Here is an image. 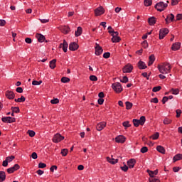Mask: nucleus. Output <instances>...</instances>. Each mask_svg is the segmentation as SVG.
I'll return each instance as SVG.
<instances>
[{"label":"nucleus","instance_id":"nucleus-1","mask_svg":"<svg viewBox=\"0 0 182 182\" xmlns=\"http://www.w3.org/2000/svg\"><path fill=\"white\" fill-rule=\"evenodd\" d=\"M158 70L162 75H167L171 72V65L170 63H164L161 65H158Z\"/></svg>","mask_w":182,"mask_h":182},{"label":"nucleus","instance_id":"nucleus-2","mask_svg":"<svg viewBox=\"0 0 182 182\" xmlns=\"http://www.w3.org/2000/svg\"><path fill=\"white\" fill-rule=\"evenodd\" d=\"M132 122L135 127H139V126H144V124L146 123V117L141 116L139 119H134Z\"/></svg>","mask_w":182,"mask_h":182},{"label":"nucleus","instance_id":"nucleus-3","mask_svg":"<svg viewBox=\"0 0 182 182\" xmlns=\"http://www.w3.org/2000/svg\"><path fill=\"white\" fill-rule=\"evenodd\" d=\"M168 6L167 3H164L163 1L159 2L155 5V9H157L159 12H163Z\"/></svg>","mask_w":182,"mask_h":182},{"label":"nucleus","instance_id":"nucleus-4","mask_svg":"<svg viewBox=\"0 0 182 182\" xmlns=\"http://www.w3.org/2000/svg\"><path fill=\"white\" fill-rule=\"evenodd\" d=\"M112 87L116 93H122V92H123V87H122V84H120V82L112 84Z\"/></svg>","mask_w":182,"mask_h":182},{"label":"nucleus","instance_id":"nucleus-5","mask_svg":"<svg viewBox=\"0 0 182 182\" xmlns=\"http://www.w3.org/2000/svg\"><path fill=\"white\" fill-rule=\"evenodd\" d=\"M94 12L95 16H102V15H103L105 12H106V11L105 10V8H103V6H100L95 9Z\"/></svg>","mask_w":182,"mask_h":182},{"label":"nucleus","instance_id":"nucleus-6","mask_svg":"<svg viewBox=\"0 0 182 182\" xmlns=\"http://www.w3.org/2000/svg\"><path fill=\"white\" fill-rule=\"evenodd\" d=\"M111 36H112L111 41L113 43H117L122 41L120 37H119V32L116 31L113 34H111Z\"/></svg>","mask_w":182,"mask_h":182},{"label":"nucleus","instance_id":"nucleus-7","mask_svg":"<svg viewBox=\"0 0 182 182\" xmlns=\"http://www.w3.org/2000/svg\"><path fill=\"white\" fill-rule=\"evenodd\" d=\"M133 70V65L128 63L122 69L124 73H132Z\"/></svg>","mask_w":182,"mask_h":182},{"label":"nucleus","instance_id":"nucleus-8","mask_svg":"<svg viewBox=\"0 0 182 182\" xmlns=\"http://www.w3.org/2000/svg\"><path fill=\"white\" fill-rule=\"evenodd\" d=\"M64 139H65V136H61L60 134H56L53 136V143H59Z\"/></svg>","mask_w":182,"mask_h":182},{"label":"nucleus","instance_id":"nucleus-9","mask_svg":"<svg viewBox=\"0 0 182 182\" xmlns=\"http://www.w3.org/2000/svg\"><path fill=\"white\" fill-rule=\"evenodd\" d=\"M168 30L167 28H161L159 31V39H164L166 35L168 34Z\"/></svg>","mask_w":182,"mask_h":182},{"label":"nucleus","instance_id":"nucleus-10","mask_svg":"<svg viewBox=\"0 0 182 182\" xmlns=\"http://www.w3.org/2000/svg\"><path fill=\"white\" fill-rule=\"evenodd\" d=\"M1 121L4 123H15V118L11 117H4L1 118Z\"/></svg>","mask_w":182,"mask_h":182},{"label":"nucleus","instance_id":"nucleus-11","mask_svg":"<svg viewBox=\"0 0 182 182\" xmlns=\"http://www.w3.org/2000/svg\"><path fill=\"white\" fill-rule=\"evenodd\" d=\"M68 46H69V44H68V42H66V40H63V43L60 44L59 48L60 49H63V52L66 53L68 52Z\"/></svg>","mask_w":182,"mask_h":182},{"label":"nucleus","instance_id":"nucleus-12","mask_svg":"<svg viewBox=\"0 0 182 182\" xmlns=\"http://www.w3.org/2000/svg\"><path fill=\"white\" fill-rule=\"evenodd\" d=\"M20 166L18 164H15L14 166L9 168L7 169V173H9V174H12V173H14V171H16L17 170H19Z\"/></svg>","mask_w":182,"mask_h":182},{"label":"nucleus","instance_id":"nucleus-13","mask_svg":"<svg viewBox=\"0 0 182 182\" xmlns=\"http://www.w3.org/2000/svg\"><path fill=\"white\" fill-rule=\"evenodd\" d=\"M106 122H102L97 124L96 129L98 132H102L106 127Z\"/></svg>","mask_w":182,"mask_h":182},{"label":"nucleus","instance_id":"nucleus-14","mask_svg":"<svg viewBox=\"0 0 182 182\" xmlns=\"http://www.w3.org/2000/svg\"><path fill=\"white\" fill-rule=\"evenodd\" d=\"M97 46L95 47V55L97 56H100L101 53H103V48L99 44L96 43Z\"/></svg>","mask_w":182,"mask_h":182},{"label":"nucleus","instance_id":"nucleus-15","mask_svg":"<svg viewBox=\"0 0 182 182\" xmlns=\"http://www.w3.org/2000/svg\"><path fill=\"white\" fill-rule=\"evenodd\" d=\"M6 97H7V99L12 100L15 99V93H14L12 91L7 90L6 92Z\"/></svg>","mask_w":182,"mask_h":182},{"label":"nucleus","instance_id":"nucleus-16","mask_svg":"<svg viewBox=\"0 0 182 182\" xmlns=\"http://www.w3.org/2000/svg\"><path fill=\"white\" fill-rule=\"evenodd\" d=\"M115 141L117 143H124V141H126V137H124V136L123 135H119V136H117L116 138H115Z\"/></svg>","mask_w":182,"mask_h":182},{"label":"nucleus","instance_id":"nucleus-17","mask_svg":"<svg viewBox=\"0 0 182 182\" xmlns=\"http://www.w3.org/2000/svg\"><path fill=\"white\" fill-rule=\"evenodd\" d=\"M69 49L73 52L79 49V45L76 43H70L69 45Z\"/></svg>","mask_w":182,"mask_h":182},{"label":"nucleus","instance_id":"nucleus-18","mask_svg":"<svg viewBox=\"0 0 182 182\" xmlns=\"http://www.w3.org/2000/svg\"><path fill=\"white\" fill-rule=\"evenodd\" d=\"M136 165V159H131L127 161V166L129 168H133Z\"/></svg>","mask_w":182,"mask_h":182},{"label":"nucleus","instance_id":"nucleus-19","mask_svg":"<svg viewBox=\"0 0 182 182\" xmlns=\"http://www.w3.org/2000/svg\"><path fill=\"white\" fill-rule=\"evenodd\" d=\"M36 38L38 39V42L42 43V42H45L46 41V38H45V36L42 34L37 33L36 35Z\"/></svg>","mask_w":182,"mask_h":182},{"label":"nucleus","instance_id":"nucleus-20","mask_svg":"<svg viewBox=\"0 0 182 182\" xmlns=\"http://www.w3.org/2000/svg\"><path fill=\"white\" fill-rule=\"evenodd\" d=\"M166 23H170V22H173L174 21V16L173 14H168L165 19Z\"/></svg>","mask_w":182,"mask_h":182},{"label":"nucleus","instance_id":"nucleus-21","mask_svg":"<svg viewBox=\"0 0 182 182\" xmlns=\"http://www.w3.org/2000/svg\"><path fill=\"white\" fill-rule=\"evenodd\" d=\"M156 150L161 154H166V149L163 146L159 145L156 146Z\"/></svg>","mask_w":182,"mask_h":182},{"label":"nucleus","instance_id":"nucleus-22","mask_svg":"<svg viewBox=\"0 0 182 182\" xmlns=\"http://www.w3.org/2000/svg\"><path fill=\"white\" fill-rule=\"evenodd\" d=\"M180 46H181V43L177 42L172 45L171 49L172 50H178V49H180Z\"/></svg>","mask_w":182,"mask_h":182},{"label":"nucleus","instance_id":"nucleus-23","mask_svg":"<svg viewBox=\"0 0 182 182\" xmlns=\"http://www.w3.org/2000/svg\"><path fill=\"white\" fill-rule=\"evenodd\" d=\"M149 61L148 63V66H151V65H153V63H154V60H156V57L154 56V55H151L149 58Z\"/></svg>","mask_w":182,"mask_h":182},{"label":"nucleus","instance_id":"nucleus-24","mask_svg":"<svg viewBox=\"0 0 182 182\" xmlns=\"http://www.w3.org/2000/svg\"><path fill=\"white\" fill-rule=\"evenodd\" d=\"M138 68L139 69L143 70V69H146L147 65H146V63L143 61H139L138 63Z\"/></svg>","mask_w":182,"mask_h":182},{"label":"nucleus","instance_id":"nucleus-25","mask_svg":"<svg viewBox=\"0 0 182 182\" xmlns=\"http://www.w3.org/2000/svg\"><path fill=\"white\" fill-rule=\"evenodd\" d=\"M83 32V29L82 28V27L79 26L77 28V31H75V36L77 38L78 36H80V35H82Z\"/></svg>","mask_w":182,"mask_h":182},{"label":"nucleus","instance_id":"nucleus-26","mask_svg":"<svg viewBox=\"0 0 182 182\" xmlns=\"http://www.w3.org/2000/svg\"><path fill=\"white\" fill-rule=\"evenodd\" d=\"M156 21L157 20L156 17H150L148 20V22L151 26H153V25L156 24Z\"/></svg>","mask_w":182,"mask_h":182},{"label":"nucleus","instance_id":"nucleus-27","mask_svg":"<svg viewBox=\"0 0 182 182\" xmlns=\"http://www.w3.org/2000/svg\"><path fill=\"white\" fill-rule=\"evenodd\" d=\"M6 180V174L5 171H0V182L5 181Z\"/></svg>","mask_w":182,"mask_h":182},{"label":"nucleus","instance_id":"nucleus-28","mask_svg":"<svg viewBox=\"0 0 182 182\" xmlns=\"http://www.w3.org/2000/svg\"><path fill=\"white\" fill-rule=\"evenodd\" d=\"M178 160H182V154H178L175 155L173 158V163H176V161H178Z\"/></svg>","mask_w":182,"mask_h":182},{"label":"nucleus","instance_id":"nucleus-29","mask_svg":"<svg viewBox=\"0 0 182 182\" xmlns=\"http://www.w3.org/2000/svg\"><path fill=\"white\" fill-rule=\"evenodd\" d=\"M50 69H55L56 68V59L50 61Z\"/></svg>","mask_w":182,"mask_h":182},{"label":"nucleus","instance_id":"nucleus-30","mask_svg":"<svg viewBox=\"0 0 182 182\" xmlns=\"http://www.w3.org/2000/svg\"><path fill=\"white\" fill-rule=\"evenodd\" d=\"M107 161L108 163H110L111 164H116V163H117V161H119L118 159H110L109 157H107Z\"/></svg>","mask_w":182,"mask_h":182},{"label":"nucleus","instance_id":"nucleus-31","mask_svg":"<svg viewBox=\"0 0 182 182\" xmlns=\"http://www.w3.org/2000/svg\"><path fill=\"white\" fill-rule=\"evenodd\" d=\"M151 4H153V0H144V5L145 6H151Z\"/></svg>","mask_w":182,"mask_h":182},{"label":"nucleus","instance_id":"nucleus-32","mask_svg":"<svg viewBox=\"0 0 182 182\" xmlns=\"http://www.w3.org/2000/svg\"><path fill=\"white\" fill-rule=\"evenodd\" d=\"M125 105H126L127 110H130V109H132V107H133V103H132L130 102H126Z\"/></svg>","mask_w":182,"mask_h":182},{"label":"nucleus","instance_id":"nucleus-33","mask_svg":"<svg viewBox=\"0 0 182 182\" xmlns=\"http://www.w3.org/2000/svg\"><path fill=\"white\" fill-rule=\"evenodd\" d=\"M122 126H124V129H127L129 127H131L132 124H130V122L125 121L122 123Z\"/></svg>","mask_w":182,"mask_h":182},{"label":"nucleus","instance_id":"nucleus-34","mask_svg":"<svg viewBox=\"0 0 182 182\" xmlns=\"http://www.w3.org/2000/svg\"><path fill=\"white\" fill-rule=\"evenodd\" d=\"M159 137H160V134L159 132H156L151 136V139H152V140H157Z\"/></svg>","mask_w":182,"mask_h":182},{"label":"nucleus","instance_id":"nucleus-35","mask_svg":"<svg viewBox=\"0 0 182 182\" xmlns=\"http://www.w3.org/2000/svg\"><path fill=\"white\" fill-rule=\"evenodd\" d=\"M68 152L69 151L68 150V149H63L61 150V154L63 157H66V156H68Z\"/></svg>","mask_w":182,"mask_h":182},{"label":"nucleus","instance_id":"nucleus-36","mask_svg":"<svg viewBox=\"0 0 182 182\" xmlns=\"http://www.w3.org/2000/svg\"><path fill=\"white\" fill-rule=\"evenodd\" d=\"M62 83H68V82H70V79L68 77H63L61 78Z\"/></svg>","mask_w":182,"mask_h":182},{"label":"nucleus","instance_id":"nucleus-37","mask_svg":"<svg viewBox=\"0 0 182 182\" xmlns=\"http://www.w3.org/2000/svg\"><path fill=\"white\" fill-rule=\"evenodd\" d=\"M11 110H12L13 113H19V112H20L19 107H12Z\"/></svg>","mask_w":182,"mask_h":182},{"label":"nucleus","instance_id":"nucleus-38","mask_svg":"<svg viewBox=\"0 0 182 182\" xmlns=\"http://www.w3.org/2000/svg\"><path fill=\"white\" fill-rule=\"evenodd\" d=\"M32 85L33 86H39V85H42V80H40V81L33 80L32 82Z\"/></svg>","mask_w":182,"mask_h":182},{"label":"nucleus","instance_id":"nucleus-39","mask_svg":"<svg viewBox=\"0 0 182 182\" xmlns=\"http://www.w3.org/2000/svg\"><path fill=\"white\" fill-rule=\"evenodd\" d=\"M108 29V33H110V35H113V33H116V31H114V30L113 29V28H112V26H108L107 28Z\"/></svg>","mask_w":182,"mask_h":182},{"label":"nucleus","instance_id":"nucleus-40","mask_svg":"<svg viewBox=\"0 0 182 182\" xmlns=\"http://www.w3.org/2000/svg\"><path fill=\"white\" fill-rule=\"evenodd\" d=\"M172 120L171 119L168 118H165L164 119V124H171Z\"/></svg>","mask_w":182,"mask_h":182},{"label":"nucleus","instance_id":"nucleus-41","mask_svg":"<svg viewBox=\"0 0 182 182\" xmlns=\"http://www.w3.org/2000/svg\"><path fill=\"white\" fill-rule=\"evenodd\" d=\"M160 90H161V86H156L152 89V92H160Z\"/></svg>","mask_w":182,"mask_h":182},{"label":"nucleus","instance_id":"nucleus-42","mask_svg":"<svg viewBox=\"0 0 182 182\" xmlns=\"http://www.w3.org/2000/svg\"><path fill=\"white\" fill-rule=\"evenodd\" d=\"M6 160L9 163H11V161H12L13 160H15V156H7V157L6 158Z\"/></svg>","mask_w":182,"mask_h":182},{"label":"nucleus","instance_id":"nucleus-43","mask_svg":"<svg viewBox=\"0 0 182 182\" xmlns=\"http://www.w3.org/2000/svg\"><path fill=\"white\" fill-rule=\"evenodd\" d=\"M141 46L143 48H144V49H147V48H149V43H147V41L145 40L142 42Z\"/></svg>","mask_w":182,"mask_h":182},{"label":"nucleus","instance_id":"nucleus-44","mask_svg":"<svg viewBox=\"0 0 182 182\" xmlns=\"http://www.w3.org/2000/svg\"><path fill=\"white\" fill-rule=\"evenodd\" d=\"M120 82H122V83H127V82H129V78L127 77V76H124L122 79L120 80Z\"/></svg>","mask_w":182,"mask_h":182},{"label":"nucleus","instance_id":"nucleus-45","mask_svg":"<svg viewBox=\"0 0 182 182\" xmlns=\"http://www.w3.org/2000/svg\"><path fill=\"white\" fill-rule=\"evenodd\" d=\"M28 136H30V137H34V136L36 134V133H35V132L33 130H28Z\"/></svg>","mask_w":182,"mask_h":182},{"label":"nucleus","instance_id":"nucleus-46","mask_svg":"<svg viewBox=\"0 0 182 182\" xmlns=\"http://www.w3.org/2000/svg\"><path fill=\"white\" fill-rule=\"evenodd\" d=\"M149 182H160V179L152 177L149 179Z\"/></svg>","mask_w":182,"mask_h":182},{"label":"nucleus","instance_id":"nucleus-47","mask_svg":"<svg viewBox=\"0 0 182 182\" xmlns=\"http://www.w3.org/2000/svg\"><path fill=\"white\" fill-rule=\"evenodd\" d=\"M50 103H51L52 105H58V103H59V99L55 98V99H53V100H50Z\"/></svg>","mask_w":182,"mask_h":182},{"label":"nucleus","instance_id":"nucleus-48","mask_svg":"<svg viewBox=\"0 0 182 182\" xmlns=\"http://www.w3.org/2000/svg\"><path fill=\"white\" fill-rule=\"evenodd\" d=\"M90 80H91L92 82H97V77H96L95 75H90Z\"/></svg>","mask_w":182,"mask_h":182},{"label":"nucleus","instance_id":"nucleus-49","mask_svg":"<svg viewBox=\"0 0 182 182\" xmlns=\"http://www.w3.org/2000/svg\"><path fill=\"white\" fill-rule=\"evenodd\" d=\"M147 151H149V149L147 148V146H143L141 149V153H147Z\"/></svg>","mask_w":182,"mask_h":182},{"label":"nucleus","instance_id":"nucleus-50","mask_svg":"<svg viewBox=\"0 0 182 182\" xmlns=\"http://www.w3.org/2000/svg\"><path fill=\"white\" fill-rule=\"evenodd\" d=\"M120 168L122 171H127L129 170V166L124 164L123 166H121Z\"/></svg>","mask_w":182,"mask_h":182},{"label":"nucleus","instance_id":"nucleus-51","mask_svg":"<svg viewBox=\"0 0 182 182\" xmlns=\"http://www.w3.org/2000/svg\"><path fill=\"white\" fill-rule=\"evenodd\" d=\"M171 92L172 95H178V93H180V90H178V89H172Z\"/></svg>","mask_w":182,"mask_h":182},{"label":"nucleus","instance_id":"nucleus-52","mask_svg":"<svg viewBox=\"0 0 182 182\" xmlns=\"http://www.w3.org/2000/svg\"><path fill=\"white\" fill-rule=\"evenodd\" d=\"M147 173H148L149 176L151 177V178L154 177V172H153V171L148 169Z\"/></svg>","mask_w":182,"mask_h":182},{"label":"nucleus","instance_id":"nucleus-53","mask_svg":"<svg viewBox=\"0 0 182 182\" xmlns=\"http://www.w3.org/2000/svg\"><path fill=\"white\" fill-rule=\"evenodd\" d=\"M45 167H46V164L42 162L38 164V168H45Z\"/></svg>","mask_w":182,"mask_h":182},{"label":"nucleus","instance_id":"nucleus-54","mask_svg":"<svg viewBox=\"0 0 182 182\" xmlns=\"http://www.w3.org/2000/svg\"><path fill=\"white\" fill-rule=\"evenodd\" d=\"M55 170H58V166L56 165H53L50 168V171H51L52 173H53V171H55Z\"/></svg>","mask_w":182,"mask_h":182},{"label":"nucleus","instance_id":"nucleus-55","mask_svg":"<svg viewBox=\"0 0 182 182\" xmlns=\"http://www.w3.org/2000/svg\"><path fill=\"white\" fill-rule=\"evenodd\" d=\"M103 58H105V59H109V58H110V53L109 52L105 53L103 54Z\"/></svg>","mask_w":182,"mask_h":182},{"label":"nucleus","instance_id":"nucleus-56","mask_svg":"<svg viewBox=\"0 0 182 182\" xmlns=\"http://www.w3.org/2000/svg\"><path fill=\"white\" fill-rule=\"evenodd\" d=\"M16 92H17V93H23V89H22L21 87H18L16 90Z\"/></svg>","mask_w":182,"mask_h":182},{"label":"nucleus","instance_id":"nucleus-57","mask_svg":"<svg viewBox=\"0 0 182 182\" xmlns=\"http://www.w3.org/2000/svg\"><path fill=\"white\" fill-rule=\"evenodd\" d=\"M31 157L32 159H33V160H36V159H38V154H36V152H33L31 154Z\"/></svg>","mask_w":182,"mask_h":182},{"label":"nucleus","instance_id":"nucleus-58","mask_svg":"<svg viewBox=\"0 0 182 182\" xmlns=\"http://www.w3.org/2000/svg\"><path fill=\"white\" fill-rule=\"evenodd\" d=\"M6 21L5 20L0 19V26H5Z\"/></svg>","mask_w":182,"mask_h":182},{"label":"nucleus","instance_id":"nucleus-59","mask_svg":"<svg viewBox=\"0 0 182 182\" xmlns=\"http://www.w3.org/2000/svg\"><path fill=\"white\" fill-rule=\"evenodd\" d=\"M151 103H159V99H157V97L152 98L151 100Z\"/></svg>","mask_w":182,"mask_h":182},{"label":"nucleus","instance_id":"nucleus-60","mask_svg":"<svg viewBox=\"0 0 182 182\" xmlns=\"http://www.w3.org/2000/svg\"><path fill=\"white\" fill-rule=\"evenodd\" d=\"M25 100H26V98H25V97H23V96H21L20 98H18V102L20 103L25 102Z\"/></svg>","mask_w":182,"mask_h":182},{"label":"nucleus","instance_id":"nucleus-61","mask_svg":"<svg viewBox=\"0 0 182 182\" xmlns=\"http://www.w3.org/2000/svg\"><path fill=\"white\" fill-rule=\"evenodd\" d=\"M105 102V100L103 98H100L97 100L98 105H102Z\"/></svg>","mask_w":182,"mask_h":182},{"label":"nucleus","instance_id":"nucleus-62","mask_svg":"<svg viewBox=\"0 0 182 182\" xmlns=\"http://www.w3.org/2000/svg\"><path fill=\"white\" fill-rule=\"evenodd\" d=\"M178 2H180V0H172L171 5H173L174 6L175 5H177V4H178Z\"/></svg>","mask_w":182,"mask_h":182},{"label":"nucleus","instance_id":"nucleus-63","mask_svg":"<svg viewBox=\"0 0 182 182\" xmlns=\"http://www.w3.org/2000/svg\"><path fill=\"white\" fill-rule=\"evenodd\" d=\"M176 117H180L181 115V109H176Z\"/></svg>","mask_w":182,"mask_h":182},{"label":"nucleus","instance_id":"nucleus-64","mask_svg":"<svg viewBox=\"0 0 182 182\" xmlns=\"http://www.w3.org/2000/svg\"><path fill=\"white\" fill-rule=\"evenodd\" d=\"M181 19H182L181 14H177V16H176V21H181Z\"/></svg>","mask_w":182,"mask_h":182}]
</instances>
